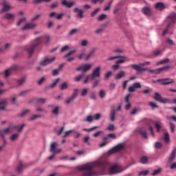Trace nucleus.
Wrapping results in <instances>:
<instances>
[{
    "mask_svg": "<svg viewBox=\"0 0 176 176\" xmlns=\"http://www.w3.org/2000/svg\"><path fill=\"white\" fill-rule=\"evenodd\" d=\"M111 164L108 161H96L92 163L86 164L82 166H78V170H91L94 167H101L103 170H107L109 167H110Z\"/></svg>",
    "mask_w": 176,
    "mask_h": 176,
    "instance_id": "f257e3e1",
    "label": "nucleus"
},
{
    "mask_svg": "<svg viewBox=\"0 0 176 176\" xmlns=\"http://www.w3.org/2000/svg\"><path fill=\"white\" fill-rule=\"evenodd\" d=\"M100 76H101V66H97L94 69L91 74H88L85 76L82 83L87 85L89 80H94L96 78H100Z\"/></svg>",
    "mask_w": 176,
    "mask_h": 176,
    "instance_id": "f03ea898",
    "label": "nucleus"
},
{
    "mask_svg": "<svg viewBox=\"0 0 176 176\" xmlns=\"http://www.w3.org/2000/svg\"><path fill=\"white\" fill-rule=\"evenodd\" d=\"M39 43H41V38H38L32 41V45L25 47V50L28 52L29 57H31V55L34 53L36 47L39 45Z\"/></svg>",
    "mask_w": 176,
    "mask_h": 176,
    "instance_id": "7ed1b4c3",
    "label": "nucleus"
},
{
    "mask_svg": "<svg viewBox=\"0 0 176 176\" xmlns=\"http://www.w3.org/2000/svg\"><path fill=\"white\" fill-rule=\"evenodd\" d=\"M126 168H124L119 164H116L110 167L109 174H119V173H122Z\"/></svg>",
    "mask_w": 176,
    "mask_h": 176,
    "instance_id": "20e7f679",
    "label": "nucleus"
},
{
    "mask_svg": "<svg viewBox=\"0 0 176 176\" xmlns=\"http://www.w3.org/2000/svg\"><path fill=\"white\" fill-rule=\"evenodd\" d=\"M124 148V144H118L117 146H114L113 148L109 150L107 152L108 155H113V153H116L118 152H120L123 148Z\"/></svg>",
    "mask_w": 176,
    "mask_h": 176,
    "instance_id": "39448f33",
    "label": "nucleus"
},
{
    "mask_svg": "<svg viewBox=\"0 0 176 176\" xmlns=\"http://www.w3.org/2000/svg\"><path fill=\"white\" fill-rule=\"evenodd\" d=\"M38 27V23H27L21 28V31H28V30H34Z\"/></svg>",
    "mask_w": 176,
    "mask_h": 176,
    "instance_id": "423d86ee",
    "label": "nucleus"
},
{
    "mask_svg": "<svg viewBox=\"0 0 176 176\" xmlns=\"http://www.w3.org/2000/svg\"><path fill=\"white\" fill-rule=\"evenodd\" d=\"M144 65L142 63H140L139 65L133 64L131 65V67L137 71V72H142L144 71H148V68L143 67Z\"/></svg>",
    "mask_w": 176,
    "mask_h": 176,
    "instance_id": "0eeeda50",
    "label": "nucleus"
},
{
    "mask_svg": "<svg viewBox=\"0 0 176 176\" xmlns=\"http://www.w3.org/2000/svg\"><path fill=\"white\" fill-rule=\"evenodd\" d=\"M91 67H93V64L87 63L82 65L76 69V71H82L83 72H87L89 69H91Z\"/></svg>",
    "mask_w": 176,
    "mask_h": 176,
    "instance_id": "6e6552de",
    "label": "nucleus"
},
{
    "mask_svg": "<svg viewBox=\"0 0 176 176\" xmlns=\"http://www.w3.org/2000/svg\"><path fill=\"white\" fill-rule=\"evenodd\" d=\"M154 98L156 101H159V102H162L163 104H168V102H170V100L167 98H162V95L157 92L155 94Z\"/></svg>",
    "mask_w": 176,
    "mask_h": 176,
    "instance_id": "1a4fd4ad",
    "label": "nucleus"
},
{
    "mask_svg": "<svg viewBox=\"0 0 176 176\" xmlns=\"http://www.w3.org/2000/svg\"><path fill=\"white\" fill-rule=\"evenodd\" d=\"M156 82H161L162 85H167L175 83V81L173 78H166L157 80Z\"/></svg>",
    "mask_w": 176,
    "mask_h": 176,
    "instance_id": "9d476101",
    "label": "nucleus"
},
{
    "mask_svg": "<svg viewBox=\"0 0 176 176\" xmlns=\"http://www.w3.org/2000/svg\"><path fill=\"white\" fill-rule=\"evenodd\" d=\"M54 60H56V57L53 56L52 58H45L43 61L41 62V65L43 67H46V65H49V64H52V63H54Z\"/></svg>",
    "mask_w": 176,
    "mask_h": 176,
    "instance_id": "9b49d317",
    "label": "nucleus"
},
{
    "mask_svg": "<svg viewBox=\"0 0 176 176\" xmlns=\"http://www.w3.org/2000/svg\"><path fill=\"white\" fill-rule=\"evenodd\" d=\"M57 146H58V144H57V142H52V144L50 146V152H53V153H60V152H61L62 150L61 148H57Z\"/></svg>",
    "mask_w": 176,
    "mask_h": 176,
    "instance_id": "f8f14e48",
    "label": "nucleus"
},
{
    "mask_svg": "<svg viewBox=\"0 0 176 176\" xmlns=\"http://www.w3.org/2000/svg\"><path fill=\"white\" fill-rule=\"evenodd\" d=\"M155 8L157 10L162 11L164 10V9H168V4H165L163 2H159L155 4Z\"/></svg>",
    "mask_w": 176,
    "mask_h": 176,
    "instance_id": "ddd939ff",
    "label": "nucleus"
},
{
    "mask_svg": "<svg viewBox=\"0 0 176 176\" xmlns=\"http://www.w3.org/2000/svg\"><path fill=\"white\" fill-rule=\"evenodd\" d=\"M10 133V127L6 128L4 129H0V135L3 138L4 144H6V140L5 136Z\"/></svg>",
    "mask_w": 176,
    "mask_h": 176,
    "instance_id": "4468645a",
    "label": "nucleus"
},
{
    "mask_svg": "<svg viewBox=\"0 0 176 176\" xmlns=\"http://www.w3.org/2000/svg\"><path fill=\"white\" fill-rule=\"evenodd\" d=\"M2 5L3 8L0 11V13H3V12H9V10L12 9V6H10V4L6 1L3 2Z\"/></svg>",
    "mask_w": 176,
    "mask_h": 176,
    "instance_id": "2eb2a0df",
    "label": "nucleus"
},
{
    "mask_svg": "<svg viewBox=\"0 0 176 176\" xmlns=\"http://www.w3.org/2000/svg\"><path fill=\"white\" fill-rule=\"evenodd\" d=\"M141 87H142L141 83L135 82L132 86L129 87V93H133L136 89H141Z\"/></svg>",
    "mask_w": 176,
    "mask_h": 176,
    "instance_id": "dca6fc26",
    "label": "nucleus"
},
{
    "mask_svg": "<svg viewBox=\"0 0 176 176\" xmlns=\"http://www.w3.org/2000/svg\"><path fill=\"white\" fill-rule=\"evenodd\" d=\"M118 58H120L116 61V64L120 65V64H124L127 62V56H118Z\"/></svg>",
    "mask_w": 176,
    "mask_h": 176,
    "instance_id": "f3484780",
    "label": "nucleus"
},
{
    "mask_svg": "<svg viewBox=\"0 0 176 176\" xmlns=\"http://www.w3.org/2000/svg\"><path fill=\"white\" fill-rule=\"evenodd\" d=\"M6 107H8V99H3L0 101V109H1V111H5Z\"/></svg>",
    "mask_w": 176,
    "mask_h": 176,
    "instance_id": "a211bd4d",
    "label": "nucleus"
},
{
    "mask_svg": "<svg viewBox=\"0 0 176 176\" xmlns=\"http://www.w3.org/2000/svg\"><path fill=\"white\" fill-rule=\"evenodd\" d=\"M74 13H78V19H83L85 16H83V10L75 8L74 9Z\"/></svg>",
    "mask_w": 176,
    "mask_h": 176,
    "instance_id": "6ab92c4d",
    "label": "nucleus"
},
{
    "mask_svg": "<svg viewBox=\"0 0 176 176\" xmlns=\"http://www.w3.org/2000/svg\"><path fill=\"white\" fill-rule=\"evenodd\" d=\"M96 50H97V49L94 48L89 51V52L85 56L86 61H87V60H89L91 57H93L94 53H96Z\"/></svg>",
    "mask_w": 176,
    "mask_h": 176,
    "instance_id": "aec40b11",
    "label": "nucleus"
},
{
    "mask_svg": "<svg viewBox=\"0 0 176 176\" xmlns=\"http://www.w3.org/2000/svg\"><path fill=\"white\" fill-rule=\"evenodd\" d=\"M74 4L75 2L74 1L68 2L67 1V0H63L62 1V5H63V6H66V8H72V6H74Z\"/></svg>",
    "mask_w": 176,
    "mask_h": 176,
    "instance_id": "412c9836",
    "label": "nucleus"
},
{
    "mask_svg": "<svg viewBox=\"0 0 176 176\" xmlns=\"http://www.w3.org/2000/svg\"><path fill=\"white\" fill-rule=\"evenodd\" d=\"M124 76H126V72L122 70L118 74H117L115 78L117 80H119V79H122V78H124Z\"/></svg>",
    "mask_w": 176,
    "mask_h": 176,
    "instance_id": "4be33fe9",
    "label": "nucleus"
},
{
    "mask_svg": "<svg viewBox=\"0 0 176 176\" xmlns=\"http://www.w3.org/2000/svg\"><path fill=\"white\" fill-rule=\"evenodd\" d=\"M109 116H110V120L111 122H115V119H116L115 118L116 116V111L115 109H113L111 111Z\"/></svg>",
    "mask_w": 176,
    "mask_h": 176,
    "instance_id": "5701e85b",
    "label": "nucleus"
},
{
    "mask_svg": "<svg viewBox=\"0 0 176 176\" xmlns=\"http://www.w3.org/2000/svg\"><path fill=\"white\" fill-rule=\"evenodd\" d=\"M14 14L12 13H6L4 16V18L6 19V20H14Z\"/></svg>",
    "mask_w": 176,
    "mask_h": 176,
    "instance_id": "b1692460",
    "label": "nucleus"
},
{
    "mask_svg": "<svg viewBox=\"0 0 176 176\" xmlns=\"http://www.w3.org/2000/svg\"><path fill=\"white\" fill-rule=\"evenodd\" d=\"M142 12L144 13V14H145L146 16H151V9L147 7H144L142 9Z\"/></svg>",
    "mask_w": 176,
    "mask_h": 176,
    "instance_id": "393cba45",
    "label": "nucleus"
},
{
    "mask_svg": "<svg viewBox=\"0 0 176 176\" xmlns=\"http://www.w3.org/2000/svg\"><path fill=\"white\" fill-rule=\"evenodd\" d=\"M140 134L143 137V138H148V134H146V131H145L143 128H141L139 130Z\"/></svg>",
    "mask_w": 176,
    "mask_h": 176,
    "instance_id": "a878e982",
    "label": "nucleus"
},
{
    "mask_svg": "<svg viewBox=\"0 0 176 176\" xmlns=\"http://www.w3.org/2000/svg\"><path fill=\"white\" fill-rule=\"evenodd\" d=\"M175 156H176V148H174L169 158V162H170V163L172 162H174V159H175Z\"/></svg>",
    "mask_w": 176,
    "mask_h": 176,
    "instance_id": "bb28decb",
    "label": "nucleus"
},
{
    "mask_svg": "<svg viewBox=\"0 0 176 176\" xmlns=\"http://www.w3.org/2000/svg\"><path fill=\"white\" fill-rule=\"evenodd\" d=\"M168 63H170V58H167L157 63L156 65H162V64H168Z\"/></svg>",
    "mask_w": 176,
    "mask_h": 176,
    "instance_id": "cd10ccee",
    "label": "nucleus"
},
{
    "mask_svg": "<svg viewBox=\"0 0 176 176\" xmlns=\"http://www.w3.org/2000/svg\"><path fill=\"white\" fill-rule=\"evenodd\" d=\"M166 43L168 45V46H175V42L171 38H166Z\"/></svg>",
    "mask_w": 176,
    "mask_h": 176,
    "instance_id": "c85d7f7f",
    "label": "nucleus"
},
{
    "mask_svg": "<svg viewBox=\"0 0 176 176\" xmlns=\"http://www.w3.org/2000/svg\"><path fill=\"white\" fill-rule=\"evenodd\" d=\"M94 120V117L93 116H87L85 119L84 122H88V123H91Z\"/></svg>",
    "mask_w": 176,
    "mask_h": 176,
    "instance_id": "c756f323",
    "label": "nucleus"
},
{
    "mask_svg": "<svg viewBox=\"0 0 176 176\" xmlns=\"http://www.w3.org/2000/svg\"><path fill=\"white\" fill-rule=\"evenodd\" d=\"M89 98H91V100H94V101L97 100V94L96 93L95 91H93L90 93Z\"/></svg>",
    "mask_w": 176,
    "mask_h": 176,
    "instance_id": "7c9ffc66",
    "label": "nucleus"
},
{
    "mask_svg": "<svg viewBox=\"0 0 176 176\" xmlns=\"http://www.w3.org/2000/svg\"><path fill=\"white\" fill-rule=\"evenodd\" d=\"M19 137V133H14L12 134L10 138V140L12 142H14V141H16V140H17Z\"/></svg>",
    "mask_w": 176,
    "mask_h": 176,
    "instance_id": "2f4dec72",
    "label": "nucleus"
},
{
    "mask_svg": "<svg viewBox=\"0 0 176 176\" xmlns=\"http://www.w3.org/2000/svg\"><path fill=\"white\" fill-rule=\"evenodd\" d=\"M25 21H27V18L26 17H23V18H21L19 21L16 23V25L18 27H19V25H21V24H24V23H25Z\"/></svg>",
    "mask_w": 176,
    "mask_h": 176,
    "instance_id": "473e14b6",
    "label": "nucleus"
},
{
    "mask_svg": "<svg viewBox=\"0 0 176 176\" xmlns=\"http://www.w3.org/2000/svg\"><path fill=\"white\" fill-rule=\"evenodd\" d=\"M164 140L166 144L170 142V135L167 132H165L164 134Z\"/></svg>",
    "mask_w": 176,
    "mask_h": 176,
    "instance_id": "72a5a7b5",
    "label": "nucleus"
},
{
    "mask_svg": "<svg viewBox=\"0 0 176 176\" xmlns=\"http://www.w3.org/2000/svg\"><path fill=\"white\" fill-rule=\"evenodd\" d=\"M89 93V89L87 88H84L81 90V97H86Z\"/></svg>",
    "mask_w": 176,
    "mask_h": 176,
    "instance_id": "f704fd0d",
    "label": "nucleus"
},
{
    "mask_svg": "<svg viewBox=\"0 0 176 176\" xmlns=\"http://www.w3.org/2000/svg\"><path fill=\"white\" fill-rule=\"evenodd\" d=\"M80 45L82 47H86L89 46V41L87 39H83L81 41Z\"/></svg>",
    "mask_w": 176,
    "mask_h": 176,
    "instance_id": "c9c22d12",
    "label": "nucleus"
},
{
    "mask_svg": "<svg viewBox=\"0 0 176 176\" xmlns=\"http://www.w3.org/2000/svg\"><path fill=\"white\" fill-rule=\"evenodd\" d=\"M39 118H42V116L41 115H39V114H36V115H34L32 116V117H30L29 118V120L30 122H32L33 120H36V119Z\"/></svg>",
    "mask_w": 176,
    "mask_h": 176,
    "instance_id": "e433bc0d",
    "label": "nucleus"
},
{
    "mask_svg": "<svg viewBox=\"0 0 176 176\" xmlns=\"http://www.w3.org/2000/svg\"><path fill=\"white\" fill-rule=\"evenodd\" d=\"M12 72L11 71L10 68L6 69L4 72L5 78H8V76H10V75H12Z\"/></svg>",
    "mask_w": 176,
    "mask_h": 176,
    "instance_id": "4c0bfd02",
    "label": "nucleus"
},
{
    "mask_svg": "<svg viewBox=\"0 0 176 176\" xmlns=\"http://www.w3.org/2000/svg\"><path fill=\"white\" fill-rule=\"evenodd\" d=\"M155 129H157V133L160 131V129L163 126V124L162 122H155Z\"/></svg>",
    "mask_w": 176,
    "mask_h": 176,
    "instance_id": "58836bf2",
    "label": "nucleus"
},
{
    "mask_svg": "<svg viewBox=\"0 0 176 176\" xmlns=\"http://www.w3.org/2000/svg\"><path fill=\"white\" fill-rule=\"evenodd\" d=\"M108 138H113V140H115V138H116V135L113 133H109L107 135V137L103 138V140H108Z\"/></svg>",
    "mask_w": 176,
    "mask_h": 176,
    "instance_id": "ea45409f",
    "label": "nucleus"
},
{
    "mask_svg": "<svg viewBox=\"0 0 176 176\" xmlns=\"http://www.w3.org/2000/svg\"><path fill=\"white\" fill-rule=\"evenodd\" d=\"M140 163L142 164H146L148 163V157L146 156H143L140 158Z\"/></svg>",
    "mask_w": 176,
    "mask_h": 176,
    "instance_id": "a19ab883",
    "label": "nucleus"
},
{
    "mask_svg": "<svg viewBox=\"0 0 176 176\" xmlns=\"http://www.w3.org/2000/svg\"><path fill=\"white\" fill-rule=\"evenodd\" d=\"M71 133H74V129L65 131L62 135V138H66V137H68Z\"/></svg>",
    "mask_w": 176,
    "mask_h": 176,
    "instance_id": "79ce46f5",
    "label": "nucleus"
},
{
    "mask_svg": "<svg viewBox=\"0 0 176 176\" xmlns=\"http://www.w3.org/2000/svg\"><path fill=\"white\" fill-rule=\"evenodd\" d=\"M58 82H60V78H57L52 84L50 85L49 88L53 89L56 87V85H57V83H58Z\"/></svg>",
    "mask_w": 176,
    "mask_h": 176,
    "instance_id": "37998d69",
    "label": "nucleus"
},
{
    "mask_svg": "<svg viewBox=\"0 0 176 176\" xmlns=\"http://www.w3.org/2000/svg\"><path fill=\"white\" fill-rule=\"evenodd\" d=\"M105 96H107V92H105L104 90L101 89L99 91V97H100V98H105Z\"/></svg>",
    "mask_w": 176,
    "mask_h": 176,
    "instance_id": "c03bdc74",
    "label": "nucleus"
},
{
    "mask_svg": "<svg viewBox=\"0 0 176 176\" xmlns=\"http://www.w3.org/2000/svg\"><path fill=\"white\" fill-rule=\"evenodd\" d=\"M74 100H75L74 98H73L72 96H70L69 98H68L67 99H66L65 100V103H66L67 105L71 104V102H72L74 101Z\"/></svg>",
    "mask_w": 176,
    "mask_h": 176,
    "instance_id": "a18cd8bd",
    "label": "nucleus"
},
{
    "mask_svg": "<svg viewBox=\"0 0 176 176\" xmlns=\"http://www.w3.org/2000/svg\"><path fill=\"white\" fill-rule=\"evenodd\" d=\"M113 53H117V54H123V53H124V50L120 49V48H117L116 50H114Z\"/></svg>",
    "mask_w": 176,
    "mask_h": 176,
    "instance_id": "49530a36",
    "label": "nucleus"
},
{
    "mask_svg": "<svg viewBox=\"0 0 176 176\" xmlns=\"http://www.w3.org/2000/svg\"><path fill=\"white\" fill-rule=\"evenodd\" d=\"M105 0H91V2L94 3V5H97V3H100V5H102V3H104V1Z\"/></svg>",
    "mask_w": 176,
    "mask_h": 176,
    "instance_id": "de8ad7c7",
    "label": "nucleus"
},
{
    "mask_svg": "<svg viewBox=\"0 0 176 176\" xmlns=\"http://www.w3.org/2000/svg\"><path fill=\"white\" fill-rule=\"evenodd\" d=\"M83 74H80L79 76H77L74 78V80L75 82H80L82 80V79H83Z\"/></svg>",
    "mask_w": 176,
    "mask_h": 176,
    "instance_id": "09e8293b",
    "label": "nucleus"
},
{
    "mask_svg": "<svg viewBox=\"0 0 176 176\" xmlns=\"http://www.w3.org/2000/svg\"><path fill=\"white\" fill-rule=\"evenodd\" d=\"M78 32H79V30L78 29H72V30H70L69 35L70 36H72V35H75V34H78Z\"/></svg>",
    "mask_w": 176,
    "mask_h": 176,
    "instance_id": "8fccbe9b",
    "label": "nucleus"
},
{
    "mask_svg": "<svg viewBox=\"0 0 176 176\" xmlns=\"http://www.w3.org/2000/svg\"><path fill=\"white\" fill-rule=\"evenodd\" d=\"M60 89L61 90H66V89H68V83L63 82L60 85Z\"/></svg>",
    "mask_w": 176,
    "mask_h": 176,
    "instance_id": "3c124183",
    "label": "nucleus"
},
{
    "mask_svg": "<svg viewBox=\"0 0 176 176\" xmlns=\"http://www.w3.org/2000/svg\"><path fill=\"white\" fill-rule=\"evenodd\" d=\"M103 31H104V28H99L96 30H95L94 32L96 35H100V34H102Z\"/></svg>",
    "mask_w": 176,
    "mask_h": 176,
    "instance_id": "603ef678",
    "label": "nucleus"
},
{
    "mask_svg": "<svg viewBox=\"0 0 176 176\" xmlns=\"http://www.w3.org/2000/svg\"><path fill=\"white\" fill-rule=\"evenodd\" d=\"M107 19V14H102L98 17V21H102L103 20H105Z\"/></svg>",
    "mask_w": 176,
    "mask_h": 176,
    "instance_id": "864d4df0",
    "label": "nucleus"
},
{
    "mask_svg": "<svg viewBox=\"0 0 176 176\" xmlns=\"http://www.w3.org/2000/svg\"><path fill=\"white\" fill-rule=\"evenodd\" d=\"M170 68H171V67L170 65H166L163 67H161L160 68L161 72H166L168 71V69H170Z\"/></svg>",
    "mask_w": 176,
    "mask_h": 176,
    "instance_id": "5fc2aeb1",
    "label": "nucleus"
},
{
    "mask_svg": "<svg viewBox=\"0 0 176 176\" xmlns=\"http://www.w3.org/2000/svg\"><path fill=\"white\" fill-rule=\"evenodd\" d=\"M170 19L171 21H173V23H175V21H176V13L173 12V13L170 14Z\"/></svg>",
    "mask_w": 176,
    "mask_h": 176,
    "instance_id": "6e6d98bb",
    "label": "nucleus"
},
{
    "mask_svg": "<svg viewBox=\"0 0 176 176\" xmlns=\"http://www.w3.org/2000/svg\"><path fill=\"white\" fill-rule=\"evenodd\" d=\"M113 1L109 2L108 5L105 6L104 10L107 12V10H109L111 9V6H112Z\"/></svg>",
    "mask_w": 176,
    "mask_h": 176,
    "instance_id": "4d7b16f0",
    "label": "nucleus"
},
{
    "mask_svg": "<svg viewBox=\"0 0 176 176\" xmlns=\"http://www.w3.org/2000/svg\"><path fill=\"white\" fill-rule=\"evenodd\" d=\"M46 81V78L45 76L41 77L37 82L38 85H41Z\"/></svg>",
    "mask_w": 176,
    "mask_h": 176,
    "instance_id": "13d9d810",
    "label": "nucleus"
},
{
    "mask_svg": "<svg viewBox=\"0 0 176 176\" xmlns=\"http://www.w3.org/2000/svg\"><path fill=\"white\" fill-rule=\"evenodd\" d=\"M29 112H30V109L24 110L23 111H22V112L20 113L21 118H24V116H25V115H27L28 113H29Z\"/></svg>",
    "mask_w": 176,
    "mask_h": 176,
    "instance_id": "bf43d9fd",
    "label": "nucleus"
},
{
    "mask_svg": "<svg viewBox=\"0 0 176 176\" xmlns=\"http://www.w3.org/2000/svg\"><path fill=\"white\" fill-rule=\"evenodd\" d=\"M107 130L109 131H113V130H115V125L113 124H109L107 128Z\"/></svg>",
    "mask_w": 176,
    "mask_h": 176,
    "instance_id": "052dcab7",
    "label": "nucleus"
},
{
    "mask_svg": "<svg viewBox=\"0 0 176 176\" xmlns=\"http://www.w3.org/2000/svg\"><path fill=\"white\" fill-rule=\"evenodd\" d=\"M99 84L100 80H96L92 85V89H96V87H97V86H98Z\"/></svg>",
    "mask_w": 176,
    "mask_h": 176,
    "instance_id": "680f3d73",
    "label": "nucleus"
},
{
    "mask_svg": "<svg viewBox=\"0 0 176 176\" xmlns=\"http://www.w3.org/2000/svg\"><path fill=\"white\" fill-rule=\"evenodd\" d=\"M10 69H11L12 72H13V71H17L19 69V65H14L10 67Z\"/></svg>",
    "mask_w": 176,
    "mask_h": 176,
    "instance_id": "e2e57ef3",
    "label": "nucleus"
},
{
    "mask_svg": "<svg viewBox=\"0 0 176 176\" xmlns=\"http://www.w3.org/2000/svg\"><path fill=\"white\" fill-rule=\"evenodd\" d=\"M148 174H149V170H143L139 173L138 176H141V175L145 176V175H148Z\"/></svg>",
    "mask_w": 176,
    "mask_h": 176,
    "instance_id": "0e129e2a",
    "label": "nucleus"
},
{
    "mask_svg": "<svg viewBox=\"0 0 176 176\" xmlns=\"http://www.w3.org/2000/svg\"><path fill=\"white\" fill-rule=\"evenodd\" d=\"M100 8H97L94 11H93L91 13V17H94V16H96V14H97V13H98V12H100Z\"/></svg>",
    "mask_w": 176,
    "mask_h": 176,
    "instance_id": "69168bd1",
    "label": "nucleus"
},
{
    "mask_svg": "<svg viewBox=\"0 0 176 176\" xmlns=\"http://www.w3.org/2000/svg\"><path fill=\"white\" fill-rule=\"evenodd\" d=\"M59 107L58 106L55 107V108L52 110V113L54 115H58Z\"/></svg>",
    "mask_w": 176,
    "mask_h": 176,
    "instance_id": "338daca9",
    "label": "nucleus"
},
{
    "mask_svg": "<svg viewBox=\"0 0 176 176\" xmlns=\"http://www.w3.org/2000/svg\"><path fill=\"white\" fill-rule=\"evenodd\" d=\"M38 104H45L46 102V99L45 98H39L37 100Z\"/></svg>",
    "mask_w": 176,
    "mask_h": 176,
    "instance_id": "774afa93",
    "label": "nucleus"
}]
</instances>
